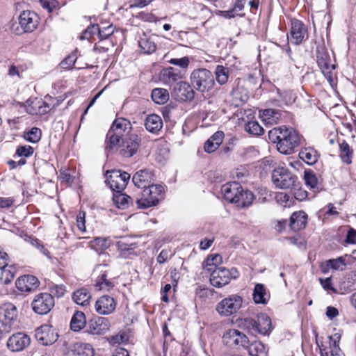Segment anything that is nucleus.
Wrapping results in <instances>:
<instances>
[{
    "label": "nucleus",
    "instance_id": "obj_42",
    "mask_svg": "<svg viewBox=\"0 0 356 356\" xmlns=\"http://www.w3.org/2000/svg\"><path fill=\"white\" fill-rule=\"evenodd\" d=\"M70 356H94V350L90 344L82 343L76 346Z\"/></svg>",
    "mask_w": 356,
    "mask_h": 356
},
{
    "label": "nucleus",
    "instance_id": "obj_62",
    "mask_svg": "<svg viewBox=\"0 0 356 356\" xmlns=\"http://www.w3.org/2000/svg\"><path fill=\"white\" fill-rule=\"evenodd\" d=\"M15 200L14 197H0V208L1 209H8L13 206Z\"/></svg>",
    "mask_w": 356,
    "mask_h": 356
},
{
    "label": "nucleus",
    "instance_id": "obj_43",
    "mask_svg": "<svg viewBox=\"0 0 356 356\" xmlns=\"http://www.w3.org/2000/svg\"><path fill=\"white\" fill-rule=\"evenodd\" d=\"M152 100L158 104H164L169 99V93L164 88H155L152 92Z\"/></svg>",
    "mask_w": 356,
    "mask_h": 356
},
{
    "label": "nucleus",
    "instance_id": "obj_46",
    "mask_svg": "<svg viewBox=\"0 0 356 356\" xmlns=\"http://www.w3.org/2000/svg\"><path fill=\"white\" fill-rule=\"evenodd\" d=\"M229 69L222 65H217L215 74L217 82L220 85L226 83L229 79Z\"/></svg>",
    "mask_w": 356,
    "mask_h": 356
},
{
    "label": "nucleus",
    "instance_id": "obj_17",
    "mask_svg": "<svg viewBox=\"0 0 356 356\" xmlns=\"http://www.w3.org/2000/svg\"><path fill=\"white\" fill-rule=\"evenodd\" d=\"M8 256L6 252L0 250V270L1 280L4 284L10 283L14 278L17 270L14 266L8 265Z\"/></svg>",
    "mask_w": 356,
    "mask_h": 356
},
{
    "label": "nucleus",
    "instance_id": "obj_60",
    "mask_svg": "<svg viewBox=\"0 0 356 356\" xmlns=\"http://www.w3.org/2000/svg\"><path fill=\"white\" fill-rule=\"evenodd\" d=\"M11 330L12 327L10 324L0 323V342L6 338Z\"/></svg>",
    "mask_w": 356,
    "mask_h": 356
},
{
    "label": "nucleus",
    "instance_id": "obj_29",
    "mask_svg": "<svg viewBox=\"0 0 356 356\" xmlns=\"http://www.w3.org/2000/svg\"><path fill=\"white\" fill-rule=\"evenodd\" d=\"M117 134L125 138L129 136L131 131V122L125 118H117L113 123L111 127Z\"/></svg>",
    "mask_w": 356,
    "mask_h": 356
},
{
    "label": "nucleus",
    "instance_id": "obj_21",
    "mask_svg": "<svg viewBox=\"0 0 356 356\" xmlns=\"http://www.w3.org/2000/svg\"><path fill=\"white\" fill-rule=\"evenodd\" d=\"M35 338L42 345L48 346L57 340L58 335L54 333L51 325L44 324L35 330Z\"/></svg>",
    "mask_w": 356,
    "mask_h": 356
},
{
    "label": "nucleus",
    "instance_id": "obj_58",
    "mask_svg": "<svg viewBox=\"0 0 356 356\" xmlns=\"http://www.w3.org/2000/svg\"><path fill=\"white\" fill-rule=\"evenodd\" d=\"M109 245V241L106 238H96L92 241V246L93 248L99 247L101 250L107 249Z\"/></svg>",
    "mask_w": 356,
    "mask_h": 356
},
{
    "label": "nucleus",
    "instance_id": "obj_38",
    "mask_svg": "<svg viewBox=\"0 0 356 356\" xmlns=\"http://www.w3.org/2000/svg\"><path fill=\"white\" fill-rule=\"evenodd\" d=\"M282 117V113L279 110L268 108L263 111L261 118L266 124H277Z\"/></svg>",
    "mask_w": 356,
    "mask_h": 356
},
{
    "label": "nucleus",
    "instance_id": "obj_14",
    "mask_svg": "<svg viewBox=\"0 0 356 356\" xmlns=\"http://www.w3.org/2000/svg\"><path fill=\"white\" fill-rule=\"evenodd\" d=\"M116 306L117 302L114 298L104 295L97 300L95 309L100 315H109L115 312Z\"/></svg>",
    "mask_w": 356,
    "mask_h": 356
},
{
    "label": "nucleus",
    "instance_id": "obj_7",
    "mask_svg": "<svg viewBox=\"0 0 356 356\" xmlns=\"http://www.w3.org/2000/svg\"><path fill=\"white\" fill-rule=\"evenodd\" d=\"M297 177L288 169L277 168L272 173V180L276 187L286 189L293 186Z\"/></svg>",
    "mask_w": 356,
    "mask_h": 356
},
{
    "label": "nucleus",
    "instance_id": "obj_2",
    "mask_svg": "<svg viewBox=\"0 0 356 356\" xmlns=\"http://www.w3.org/2000/svg\"><path fill=\"white\" fill-rule=\"evenodd\" d=\"M190 79L193 88L202 93L211 90L215 84L212 72L205 68L194 70Z\"/></svg>",
    "mask_w": 356,
    "mask_h": 356
},
{
    "label": "nucleus",
    "instance_id": "obj_10",
    "mask_svg": "<svg viewBox=\"0 0 356 356\" xmlns=\"http://www.w3.org/2000/svg\"><path fill=\"white\" fill-rule=\"evenodd\" d=\"M222 339L224 343L230 348H243L245 349L249 343L248 337L236 329H229L226 331Z\"/></svg>",
    "mask_w": 356,
    "mask_h": 356
},
{
    "label": "nucleus",
    "instance_id": "obj_61",
    "mask_svg": "<svg viewBox=\"0 0 356 356\" xmlns=\"http://www.w3.org/2000/svg\"><path fill=\"white\" fill-rule=\"evenodd\" d=\"M345 243L347 244H356V229L352 227L349 228L347 232Z\"/></svg>",
    "mask_w": 356,
    "mask_h": 356
},
{
    "label": "nucleus",
    "instance_id": "obj_41",
    "mask_svg": "<svg viewBox=\"0 0 356 356\" xmlns=\"http://www.w3.org/2000/svg\"><path fill=\"white\" fill-rule=\"evenodd\" d=\"M339 156L343 162L347 164L352 163L353 150L345 140L339 143Z\"/></svg>",
    "mask_w": 356,
    "mask_h": 356
},
{
    "label": "nucleus",
    "instance_id": "obj_53",
    "mask_svg": "<svg viewBox=\"0 0 356 356\" xmlns=\"http://www.w3.org/2000/svg\"><path fill=\"white\" fill-rule=\"evenodd\" d=\"M98 24H92L88 27L80 36V40H92L94 35H97Z\"/></svg>",
    "mask_w": 356,
    "mask_h": 356
},
{
    "label": "nucleus",
    "instance_id": "obj_8",
    "mask_svg": "<svg viewBox=\"0 0 356 356\" xmlns=\"http://www.w3.org/2000/svg\"><path fill=\"white\" fill-rule=\"evenodd\" d=\"M238 277V273L235 268L229 270L225 268H218L211 273L210 282L213 286L220 288L227 284L232 279Z\"/></svg>",
    "mask_w": 356,
    "mask_h": 356
},
{
    "label": "nucleus",
    "instance_id": "obj_9",
    "mask_svg": "<svg viewBox=\"0 0 356 356\" xmlns=\"http://www.w3.org/2000/svg\"><path fill=\"white\" fill-rule=\"evenodd\" d=\"M54 306V297L49 293H40L36 295L31 303L33 312L40 315L47 314Z\"/></svg>",
    "mask_w": 356,
    "mask_h": 356
},
{
    "label": "nucleus",
    "instance_id": "obj_49",
    "mask_svg": "<svg viewBox=\"0 0 356 356\" xmlns=\"http://www.w3.org/2000/svg\"><path fill=\"white\" fill-rule=\"evenodd\" d=\"M245 129L252 135L260 136L264 130L257 121H250L245 124Z\"/></svg>",
    "mask_w": 356,
    "mask_h": 356
},
{
    "label": "nucleus",
    "instance_id": "obj_32",
    "mask_svg": "<svg viewBox=\"0 0 356 356\" xmlns=\"http://www.w3.org/2000/svg\"><path fill=\"white\" fill-rule=\"evenodd\" d=\"M86 325V318L85 314L80 311H76L72 316L70 321V329L74 332H79L85 327Z\"/></svg>",
    "mask_w": 356,
    "mask_h": 356
},
{
    "label": "nucleus",
    "instance_id": "obj_64",
    "mask_svg": "<svg viewBox=\"0 0 356 356\" xmlns=\"http://www.w3.org/2000/svg\"><path fill=\"white\" fill-rule=\"evenodd\" d=\"M224 134L222 131H217L214 134H213L209 140L211 142L216 143L218 146L222 143Z\"/></svg>",
    "mask_w": 356,
    "mask_h": 356
},
{
    "label": "nucleus",
    "instance_id": "obj_1",
    "mask_svg": "<svg viewBox=\"0 0 356 356\" xmlns=\"http://www.w3.org/2000/svg\"><path fill=\"white\" fill-rule=\"evenodd\" d=\"M269 139L277 143V150L284 154H291L299 146L302 136L292 127H279L268 132Z\"/></svg>",
    "mask_w": 356,
    "mask_h": 356
},
{
    "label": "nucleus",
    "instance_id": "obj_63",
    "mask_svg": "<svg viewBox=\"0 0 356 356\" xmlns=\"http://www.w3.org/2000/svg\"><path fill=\"white\" fill-rule=\"evenodd\" d=\"M172 256L170 250L168 249H163L156 258V261L159 264L165 263Z\"/></svg>",
    "mask_w": 356,
    "mask_h": 356
},
{
    "label": "nucleus",
    "instance_id": "obj_3",
    "mask_svg": "<svg viewBox=\"0 0 356 356\" xmlns=\"http://www.w3.org/2000/svg\"><path fill=\"white\" fill-rule=\"evenodd\" d=\"M164 188L161 184H152L144 188L141 197L136 200L138 207L147 209L158 204L160 199L163 197Z\"/></svg>",
    "mask_w": 356,
    "mask_h": 356
},
{
    "label": "nucleus",
    "instance_id": "obj_51",
    "mask_svg": "<svg viewBox=\"0 0 356 356\" xmlns=\"http://www.w3.org/2000/svg\"><path fill=\"white\" fill-rule=\"evenodd\" d=\"M42 135L41 130L37 127H33L30 131L26 132L24 135L26 140L35 143L40 140Z\"/></svg>",
    "mask_w": 356,
    "mask_h": 356
},
{
    "label": "nucleus",
    "instance_id": "obj_19",
    "mask_svg": "<svg viewBox=\"0 0 356 356\" xmlns=\"http://www.w3.org/2000/svg\"><path fill=\"white\" fill-rule=\"evenodd\" d=\"M106 268L107 266L102 264L98 265L96 267V270L99 271L101 273L97 278L95 286L99 290L109 291L114 287L115 284L113 282V278H108V270Z\"/></svg>",
    "mask_w": 356,
    "mask_h": 356
},
{
    "label": "nucleus",
    "instance_id": "obj_55",
    "mask_svg": "<svg viewBox=\"0 0 356 356\" xmlns=\"http://www.w3.org/2000/svg\"><path fill=\"white\" fill-rule=\"evenodd\" d=\"M34 152V149L30 145L19 146L16 150V154L19 157H29Z\"/></svg>",
    "mask_w": 356,
    "mask_h": 356
},
{
    "label": "nucleus",
    "instance_id": "obj_39",
    "mask_svg": "<svg viewBox=\"0 0 356 356\" xmlns=\"http://www.w3.org/2000/svg\"><path fill=\"white\" fill-rule=\"evenodd\" d=\"M72 298L77 305L86 306L89 304L91 295L88 289L82 288L74 292Z\"/></svg>",
    "mask_w": 356,
    "mask_h": 356
},
{
    "label": "nucleus",
    "instance_id": "obj_54",
    "mask_svg": "<svg viewBox=\"0 0 356 356\" xmlns=\"http://www.w3.org/2000/svg\"><path fill=\"white\" fill-rule=\"evenodd\" d=\"M76 59V54L75 53H72L68 56H67L63 60L61 61L60 65L61 68L65 70L71 69L75 64Z\"/></svg>",
    "mask_w": 356,
    "mask_h": 356
},
{
    "label": "nucleus",
    "instance_id": "obj_26",
    "mask_svg": "<svg viewBox=\"0 0 356 356\" xmlns=\"http://www.w3.org/2000/svg\"><path fill=\"white\" fill-rule=\"evenodd\" d=\"M256 327L254 333L263 335H268L272 331V322L270 318L266 314H259L255 319Z\"/></svg>",
    "mask_w": 356,
    "mask_h": 356
},
{
    "label": "nucleus",
    "instance_id": "obj_25",
    "mask_svg": "<svg viewBox=\"0 0 356 356\" xmlns=\"http://www.w3.org/2000/svg\"><path fill=\"white\" fill-rule=\"evenodd\" d=\"M17 316V308L12 303H6L0 307V323L12 326V322L16 320Z\"/></svg>",
    "mask_w": 356,
    "mask_h": 356
},
{
    "label": "nucleus",
    "instance_id": "obj_56",
    "mask_svg": "<svg viewBox=\"0 0 356 356\" xmlns=\"http://www.w3.org/2000/svg\"><path fill=\"white\" fill-rule=\"evenodd\" d=\"M114 32V28L112 25H109L106 27L99 28L98 26L97 36L102 40L106 39L108 37L111 35Z\"/></svg>",
    "mask_w": 356,
    "mask_h": 356
},
{
    "label": "nucleus",
    "instance_id": "obj_13",
    "mask_svg": "<svg viewBox=\"0 0 356 356\" xmlns=\"http://www.w3.org/2000/svg\"><path fill=\"white\" fill-rule=\"evenodd\" d=\"M290 34L289 39L296 45L300 44L308 38L307 27L302 22L296 19L291 20Z\"/></svg>",
    "mask_w": 356,
    "mask_h": 356
},
{
    "label": "nucleus",
    "instance_id": "obj_52",
    "mask_svg": "<svg viewBox=\"0 0 356 356\" xmlns=\"http://www.w3.org/2000/svg\"><path fill=\"white\" fill-rule=\"evenodd\" d=\"M318 281L323 289L327 291V293H337V290L333 285L332 277L319 278Z\"/></svg>",
    "mask_w": 356,
    "mask_h": 356
},
{
    "label": "nucleus",
    "instance_id": "obj_33",
    "mask_svg": "<svg viewBox=\"0 0 356 356\" xmlns=\"http://www.w3.org/2000/svg\"><path fill=\"white\" fill-rule=\"evenodd\" d=\"M163 79L166 83L171 84L182 79V74L180 70L172 67L164 69L161 72Z\"/></svg>",
    "mask_w": 356,
    "mask_h": 356
},
{
    "label": "nucleus",
    "instance_id": "obj_59",
    "mask_svg": "<svg viewBox=\"0 0 356 356\" xmlns=\"http://www.w3.org/2000/svg\"><path fill=\"white\" fill-rule=\"evenodd\" d=\"M85 218H86V213L84 211H79V214L76 216L77 227L82 232H84L86 231Z\"/></svg>",
    "mask_w": 356,
    "mask_h": 356
},
{
    "label": "nucleus",
    "instance_id": "obj_16",
    "mask_svg": "<svg viewBox=\"0 0 356 356\" xmlns=\"http://www.w3.org/2000/svg\"><path fill=\"white\" fill-rule=\"evenodd\" d=\"M349 259L350 256L345 254L336 259L326 260L321 264V270L324 274L327 273L330 270L342 271L346 269Z\"/></svg>",
    "mask_w": 356,
    "mask_h": 356
},
{
    "label": "nucleus",
    "instance_id": "obj_31",
    "mask_svg": "<svg viewBox=\"0 0 356 356\" xmlns=\"http://www.w3.org/2000/svg\"><path fill=\"white\" fill-rule=\"evenodd\" d=\"M252 297L256 304L263 305L266 304L270 298L269 294L267 293L266 289L262 284H257L254 286Z\"/></svg>",
    "mask_w": 356,
    "mask_h": 356
},
{
    "label": "nucleus",
    "instance_id": "obj_37",
    "mask_svg": "<svg viewBox=\"0 0 356 356\" xmlns=\"http://www.w3.org/2000/svg\"><path fill=\"white\" fill-rule=\"evenodd\" d=\"M222 262V256L219 254H211L203 263V268L209 273H212L213 270H217V266Z\"/></svg>",
    "mask_w": 356,
    "mask_h": 356
},
{
    "label": "nucleus",
    "instance_id": "obj_35",
    "mask_svg": "<svg viewBox=\"0 0 356 356\" xmlns=\"http://www.w3.org/2000/svg\"><path fill=\"white\" fill-rule=\"evenodd\" d=\"M254 199V194L250 191H243L241 188L235 204L239 207H246L252 204Z\"/></svg>",
    "mask_w": 356,
    "mask_h": 356
},
{
    "label": "nucleus",
    "instance_id": "obj_40",
    "mask_svg": "<svg viewBox=\"0 0 356 356\" xmlns=\"http://www.w3.org/2000/svg\"><path fill=\"white\" fill-rule=\"evenodd\" d=\"M250 356H267V350L265 345L259 341H254L248 344L246 348Z\"/></svg>",
    "mask_w": 356,
    "mask_h": 356
},
{
    "label": "nucleus",
    "instance_id": "obj_48",
    "mask_svg": "<svg viewBox=\"0 0 356 356\" xmlns=\"http://www.w3.org/2000/svg\"><path fill=\"white\" fill-rule=\"evenodd\" d=\"M240 328L246 330L249 333H254L256 322L255 319L252 318H244L238 321Z\"/></svg>",
    "mask_w": 356,
    "mask_h": 356
},
{
    "label": "nucleus",
    "instance_id": "obj_22",
    "mask_svg": "<svg viewBox=\"0 0 356 356\" xmlns=\"http://www.w3.org/2000/svg\"><path fill=\"white\" fill-rule=\"evenodd\" d=\"M39 284L38 279L31 275L21 276L15 282L16 288L22 293L34 291L39 286Z\"/></svg>",
    "mask_w": 356,
    "mask_h": 356
},
{
    "label": "nucleus",
    "instance_id": "obj_4",
    "mask_svg": "<svg viewBox=\"0 0 356 356\" xmlns=\"http://www.w3.org/2000/svg\"><path fill=\"white\" fill-rule=\"evenodd\" d=\"M316 63L321 72L329 83L332 86L334 84L333 70L335 65L331 63V58L324 45H318L316 49Z\"/></svg>",
    "mask_w": 356,
    "mask_h": 356
},
{
    "label": "nucleus",
    "instance_id": "obj_18",
    "mask_svg": "<svg viewBox=\"0 0 356 356\" xmlns=\"http://www.w3.org/2000/svg\"><path fill=\"white\" fill-rule=\"evenodd\" d=\"M155 179V175L152 170L143 169L134 175L132 181L136 187L144 188L154 184Z\"/></svg>",
    "mask_w": 356,
    "mask_h": 356
},
{
    "label": "nucleus",
    "instance_id": "obj_50",
    "mask_svg": "<svg viewBox=\"0 0 356 356\" xmlns=\"http://www.w3.org/2000/svg\"><path fill=\"white\" fill-rule=\"evenodd\" d=\"M304 179L306 185L314 191L318 189V179L315 174L311 171H305Z\"/></svg>",
    "mask_w": 356,
    "mask_h": 356
},
{
    "label": "nucleus",
    "instance_id": "obj_15",
    "mask_svg": "<svg viewBox=\"0 0 356 356\" xmlns=\"http://www.w3.org/2000/svg\"><path fill=\"white\" fill-rule=\"evenodd\" d=\"M110 325L107 318L98 316L89 321L87 332L93 335H102L109 330Z\"/></svg>",
    "mask_w": 356,
    "mask_h": 356
},
{
    "label": "nucleus",
    "instance_id": "obj_30",
    "mask_svg": "<svg viewBox=\"0 0 356 356\" xmlns=\"http://www.w3.org/2000/svg\"><path fill=\"white\" fill-rule=\"evenodd\" d=\"M298 155L300 159L310 165L315 164L319 158L318 152L312 147L302 148Z\"/></svg>",
    "mask_w": 356,
    "mask_h": 356
},
{
    "label": "nucleus",
    "instance_id": "obj_47",
    "mask_svg": "<svg viewBox=\"0 0 356 356\" xmlns=\"http://www.w3.org/2000/svg\"><path fill=\"white\" fill-rule=\"evenodd\" d=\"M24 240L39 250L44 255L49 257V252L38 238L32 236L25 234L24 236Z\"/></svg>",
    "mask_w": 356,
    "mask_h": 356
},
{
    "label": "nucleus",
    "instance_id": "obj_57",
    "mask_svg": "<svg viewBox=\"0 0 356 356\" xmlns=\"http://www.w3.org/2000/svg\"><path fill=\"white\" fill-rule=\"evenodd\" d=\"M172 65L179 66L181 69H186L190 63L189 58L184 56L180 58H172L169 61Z\"/></svg>",
    "mask_w": 356,
    "mask_h": 356
},
{
    "label": "nucleus",
    "instance_id": "obj_5",
    "mask_svg": "<svg viewBox=\"0 0 356 356\" xmlns=\"http://www.w3.org/2000/svg\"><path fill=\"white\" fill-rule=\"evenodd\" d=\"M106 183L112 191L122 192L130 179V175L126 172L112 170L106 171Z\"/></svg>",
    "mask_w": 356,
    "mask_h": 356
},
{
    "label": "nucleus",
    "instance_id": "obj_28",
    "mask_svg": "<svg viewBox=\"0 0 356 356\" xmlns=\"http://www.w3.org/2000/svg\"><path fill=\"white\" fill-rule=\"evenodd\" d=\"M307 215L303 211H296L290 218V227L291 229L298 232L304 229L307 225Z\"/></svg>",
    "mask_w": 356,
    "mask_h": 356
},
{
    "label": "nucleus",
    "instance_id": "obj_6",
    "mask_svg": "<svg viewBox=\"0 0 356 356\" xmlns=\"http://www.w3.org/2000/svg\"><path fill=\"white\" fill-rule=\"evenodd\" d=\"M243 299L237 295H232L222 300L216 306V311L223 316L236 314L241 307Z\"/></svg>",
    "mask_w": 356,
    "mask_h": 356
},
{
    "label": "nucleus",
    "instance_id": "obj_11",
    "mask_svg": "<svg viewBox=\"0 0 356 356\" xmlns=\"http://www.w3.org/2000/svg\"><path fill=\"white\" fill-rule=\"evenodd\" d=\"M30 343V337L24 332H19L8 337L6 346L12 352H19L27 348Z\"/></svg>",
    "mask_w": 356,
    "mask_h": 356
},
{
    "label": "nucleus",
    "instance_id": "obj_34",
    "mask_svg": "<svg viewBox=\"0 0 356 356\" xmlns=\"http://www.w3.org/2000/svg\"><path fill=\"white\" fill-rule=\"evenodd\" d=\"M145 125L148 131L156 133L161 129L163 122L160 116L152 114L146 118Z\"/></svg>",
    "mask_w": 356,
    "mask_h": 356
},
{
    "label": "nucleus",
    "instance_id": "obj_36",
    "mask_svg": "<svg viewBox=\"0 0 356 356\" xmlns=\"http://www.w3.org/2000/svg\"><path fill=\"white\" fill-rule=\"evenodd\" d=\"M140 49L145 54H152L156 49V44L154 39L152 37H147L143 35L138 41Z\"/></svg>",
    "mask_w": 356,
    "mask_h": 356
},
{
    "label": "nucleus",
    "instance_id": "obj_44",
    "mask_svg": "<svg viewBox=\"0 0 356 356\" xmlns=\"http://www.w3.org/2000/svg\"><path fill=\"white\" fill-rule=\"evenodd\" d=\"M131 197L129 195L122 193V192H116L113 194V201L117 207L124 209L128 207L131 202Z\"/></svg>",
    "mask_w": 356,
    "mask_h": 356
},
{
    "label": "nucleus",
    "instance_id": "obj_24",
    "mask_svg": "<svg viewBox=\"0 0 356 356\" xmlns=\"http://www.w3.org/2000/svg\"><path fill=\"white\" fill-rule=\"evenodd\" d=\"M177 99L181 102L191 101L195 97V91L191 86L184 81L179 82L174 88Z\"/></svg>",
    "mask_w": 356,
    "mask_h": 356
},
{
    "label": "nucleus",
    "instance_id": "obj_20",
    "mask_svg": "<svg viewBox=\"0 0 356 356\" xmlns=\"http://www.w3.org/2000/svg\"><path fill=\"white\" fill-rule=\"evenodd\" d=\"M39 17L30 10L23 11L19 16V24L24 32H32L38 26Z\"/></svg>",
    "mask_w": 356,
    "mask_h": 356
},
{
    "label": "nucleus",
    "instance_id": "obj_12",
    "mask_svg": "<svg viewBox=\"0 0 356 356\" xmlns=\"http://www.w3.org/2000/svg\"><path fill=\"white\" fill-rule=\"evenodd\" d=\"M140 141L139 137L136 134H130L122 138V144L120 145V154L125 158L133 156L138 152Z\"/></svg>",
    "mask_w": 356,
    "mask_h": 356
},
{
    "label": "nucleus",
    "instance_id": "obj_27",
    "mask_svg": "<svg viewBox=\"0 0 356 356\" xmlns=\"http://www.w3.org/2000/svg\"><path fill=\"white\" fill-rule=\"evenodd\" d=\"M241 188V185L238 182L234 181L223 185L221 191L226 200L231 203H235Z\"/></svg>",
    "mask_w": 356,
    "mask_h": 356
},
{
    "label": "nucleus",
    "instance_id": "obj_45",
    "mask_svg": "<svg viewBox=\"0 0 356 356\" xmlns=\"http://www.w3.org/2000/svg\"><path fill=\"white\" fill-rule=\"evenodd\" d=\"M124 138L120 134H117L113 129H110L106 134V147L113 149L119 145L120 140Z\"/></svg>",
    "mask_w": 356,
    "mask_h": 356
},
{
    "label": "nucleus",
    "instance_id": "obj_23",
    "mask_svg": "<svg viewBox=\"0 0 356 356\" xmlns=\"http://www.w3.org/2000/svg\"><path fill=\"white\" fill-rule=\"evenodd\" d=\"M47 99L51 100V97H45V99L35 98L31 102L27 111L31 115H44L51 109V104Z\"/></svg>",
    "mask_w": 356,
    "mask_h": 356
}]
</instances>
